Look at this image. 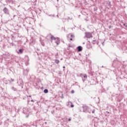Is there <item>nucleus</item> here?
Instances as JSON below:
<instances>
[{"label":"nucleus","instance_id":"obj_1","mask_svg":"<svg viewBox=\"0 0 127 127\" xmlns=\"http://www.w3.org/2000/svg\"><path fill=\"white\" fill-rule=\"evenodd\" d=\"M51 39L52 40H55V43L57 44V46H58L59 44H60V39L59 38H56L54 36H51Z\"/></svg>","mask_w":127,"mask_h":127},{"label":"nucleus","instance_id":"obj_2","mask_svg":"<svg viewBox=\"0 0 127 127\" xmlns=\"http://www.w3.org/2000/svg\"><path fill=\"white\" fill-rule=\"evenodd\" d=\"M66 106L67 107H68V108H70V107H71V108H74V105H73L72 102L70 101H68L66 103Z\"/></svg>","mask_w":127,"mask_h":127},{"label":"nucleus","instance_id":"obj_3","mask_svg":"<svg viewBox=\"0 0 127 127\" xmlns=\"http://www.w3.org/2000/svg\"><path fill=\"white\" fill-rule=\"evenodd\" d=\"M85 34L86 38H91V37H92V34L90 32L85 33Z\"/></svg>","mask_w":127,"mask_h":127},{"label":"nucleus","instance_id":"obj_4","mask_svg":"<svg viewBox=\"0 0 127 127\" xmlns=\"http://www.w3.org/2000/svg\"><path fill=\"white\" fill-rule=\"evenodd\" d=\"M81 77H82L83 82L87 80V74H81Z\"/></svg>","mask_w":127,"mask_h":127},{"label":"nucleus","instance_id":"obj_5","mask_svg":"<svg viewBox=\"0 0 127 127\" xmlns=\"http://www.w3.org/2000/svg\"><path fill=\"white\" fill-rule=\"evenodd\" d=\"M3 11L6 14H9V11H8V9L5 7L3 9Z\"/></svg>","mask_w":127,"mask_h":127},{"label":"nucleus","instance_id":"obj_6","mask_svg":"<svg viewBox=\"0 0 127 127\" xmlns=\"http://www.w3.org/2000/svg\"><path fill=\"white\" fill-rule=\"evenodd\" d=\"M77 49H78V51H79V52L82 51V47L78 46L77 47Z\"/></svg>","mask_w":127,"mask_h":127},{"label":"nucleus","instance_id":"obj_7","mask_svg":"<svg viewBox=\"0 0 127 127\" xmlns=\"http://www.w3.org/2000/svg\"><path fill=\"white\" fill-rule=\"evenodd\" d=\"M55 62L56 64H59V62H60V61L59 60H55Z\"/></svg>","mask_w":127,"mask_h":127},{"label":"nucleus","instance_id":"obj_8","mask_svg":"<svg viewBox=\"0 0 127 127\" xmlns=\"http://www.w3.org/2000/svg\"><path fill=\"white\" fill-rule=\"evenodd\" d=\"M44 93H45V94H47V93H48V89H45L44 90Z\"/></svg>","mask_w":127,"mask_h":127},{"label":"nucleus","instance_id":"obj_9","mask_svg":"<svg viewBox=\"0 0 127 127\" xmlns=\"http://www.w3.org/2000/svg\"><path fill=\"white\" fill-rule=\"evenodd\" d=\"M11 89L13 90V91H16V88H14V87H12Z\"/></svg>","mask_w":127,"mask_h":127},{"label":"nucleus","instance_id":"obj_10","mask_svg":"<svg viewBox=\"0 0 127 127\" xmlns=\"http://www.w3.org/2000/svg\"><path fill=\"white\" fill-rule=\"evenodd\" d=\"M23 51L22 49L19 50V52H20V53H22Z\"/></svg>","mask_w":127,"mask_h":127},{"label":"nucleus","instance_id":"obj_11","mask_svg":"<svg viewBox=\"0 0 127 127\" xmlns=\"http://www.w3.org/2000/svg\"><path fill=\"white\" fill-rule=\"evenodd\" d=\"M82 108H83V110H85V109H87V107L86 106H83Z\"/></svg>","mask_w":127,"mask_h":127},{"label":"nucleus","instance_id":"obj_12","mask_svg":"<svg viewBox=\"0 0 127 127\" xmlns=\"http://www.w3.org/2000/svg\"><path fill=\"white\" fill-rule=\"evenodd\" d=\"M95 109L92 110V114H94L95 113Z\"/></svg>","mask_w":127,"mask_h":127},{"label":"nucleus","instance_id":"obj_13","mask_svg":"<svg viewBox=\"0 0 127 127\" xmlns=\"http://www.w3.org/2000/svg\"><path fill=\"white\" fill-rule=\"evenodd\" d=\"M11 82H14V79H12V78H11L10 79Z\"/></svg>","mask_w":127,"mask_h":127},{"label":"nucleus","instance_id":"obj_14","mask_svg":"<svg viewBox=\"0 0 127 127\" xmlns=\"http://www.w3.org/2000/svg\"><path fill=\"white\" fill-rule=\"evenodd\" d=\"M124 26H125V27H127V24H124Z\"/></svg>","mask_w":127,"mask_h":127},{"label":"nucleus","instance_id":"obj_15","mask_svg":"<svg viewBox=\"0 0 127 127\" xmlns=\"http://www.w3.org/2000/svg\"><path fill=\"white\" fill-rule=\"evenodd\" d=\"M41 45H42V46H44V43H41Z\"/></svg>","mask_w":127,"mask_h":127},{"label":"nucleus","instance_id":"obj_16","mask_svg":"<svg viewBox=\"0 0 127 127\" xmlns=\"http://www.w3.org/2000/svg\"><path fill=\"white\" fill-rule=\"evenodd\" d=\"M31 102H32V103H34V100H31Z\"/></svg>","mask_w":127,"mask_h":127},{"label":"nucleus","instance_id":"obj_17","mask_svg":"<svg viewBox=\"0 0 127 127\" xmlns=\"http://www.w3.org/2000/svg\"><path fill=\"white\" fill-rule=\"evenodd\" d=\"M68 121H69V122H71V118H69Z\"/></svg>","mask_w":127,"mask_h":127},{"label":"nucleus","instance_id":"obj_18","mask_svg":"<svg viewBox=\"0 0 127 127\" xmlns=\"http://www.w3.org/2000/svg\"><path fill=\"white\" fill-rule=\"evenodd\" d=\"M71 37H74V36H73L72 35H70Z\"/></svg>","mask_w":127,"mask_h":127},{"label":"nucleus","instance_id":"obj_19","mask_svg":"<svg viewBox=\"0 0 127 127\" xmlns=\"http://www.w3.org/2000/svg\"><path fill=\"white\" fill-rule=\"evenodd\" d=\"M71 93H74V90H72Z\"/></svg>","mask_w":127,"mask_h":127},{"label":"nucleus","instance_id":"obj_20","mask_svg":"<svg viewBox=\"0 0 127 127\" xmlns=\"http://www.w3.org/2000/svg\"><path fill=\"white\" fill-rule=\"evenodd\" d=\"M70 40L72 41V40H73V39L70 38Z\"/></svg>","mask_w":127,"mask_h":127},{"label":"nucleus","instance_id":"obj_21","mask_svg":"<svg viewBox=\"0 0 127 127\" xmlns=\"http://www.w3.org/2000/svg\"><path fill=\"white\" fill-rule=\"evenodd\" d=\"M69 47H71V46L70 45H68Z\"/></svg>","mask_w":127,"mask_h":127},{"label":"nucleus","instance_id":"obj_22","mask_svg":"<svg viewBox=\"0 0 127 127\" xmlns=\"http://www.w3.org/2000/svg\"><path fill=\"white\" fill-rule=\"evenodd\" d=\"M64 69H65V66H63Z\"/></svg>","mask_w":127,"mask_h":127},{"label":"nucleus","instance_id":"obj_23","mask_svg":"<svg viewBox=\"0 0 127 127\" xmlns=\"http://www.w3.org/2000/svg\"><path fill=\"white\" fill-rule=\"evenodd\" d=\"M29 97L30 98H31V96L29 95Z\"/></svg>","mask_w":127,"mask_h":127},{"label":"nucleus","instance_id":"obj_24","mask_svg":"<svg viewBox=\"0 0 127 127\" xmlns=\"http://www.w3.org/2000/svg\"><path fill=\"white\" fill-rule=\"evenodd\" d=\"M93 42H95V40H93Z\"/></svg>","mask_w":127,"mask_h":127},{"label":"nucleus","instance_id":"obj_25","mask_svg":"<svg viewBox=\"0 0 127 127\" xmlns=\"http://www.w3.org/2000/svg\"><path fill=\"white\" fill-rule=\"evenodd\" d=\"M102 44H104V42H103V43H102Z\"/></svg>","mask_w":127,"mask_h":127},{"label":"nucleus","instance_id":"obj_26","mask_svg":"<svg viewBox=\"0 0 127 127\" xmlns=\"http://www.w3.org/2000/svg\"><path fill=\"white\" fill-rule=\"evenodd\" d=\"M102 44H104V42H103V43H102Z\"/></svg>","mask_w":127,"mask_h":127},{"label":"nucleus","instance_id":"obj_27","mask_svg":"<svg viewBox=\"0 0 127 127\" xmlns=\"http://www.w3.org/2000/svg\"><path fill=\"white\" fill-rule=\"evenodd\" d=\"M107 113H108L109 114V112H107Z\"/></svg>","mask_w":127,"mask_h":127},{"label":"nucleus","instance_id":"obj_28","mask_svg":"<svg viewBox=\"0 0 127 127\" xmlns=\"http://www.w3.org/2000/svg\"><path fill=\"white\" fill-rule=\"evenodd\" d=\"M59 0H57V1H58Z\"/></svg>","mask_w":127,"mask_h":127},{"label":"nucleus","instance_id":"obj_29","mask_svg":"<svg viewBox=\"0 0 127 127\" xmlns=\"http://www.w3.org/2000/svg\"><path fill=\"white\" fill-rule=\"evenodd\" d=\"M57 17H58V15H57Z\"/></svg>","mask_w":127,"mask_h":127}]
</instances>
